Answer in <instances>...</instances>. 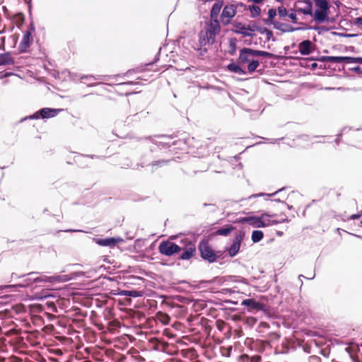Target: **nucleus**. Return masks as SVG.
<instances>
[{
	"instance_id": "nucleus-25",
	"label": "nucleus",
	"mask_w": 362,
	"mask_h": 362,
	"mask_svg": "<svg viewBox=\"0 0 362 362\" xmlns=\"http://www.w3.org/2000/svg\"><path fill=\"white\" fill-rule=\"evenodd\" d=\"M342 62L362 64V57H342Z\"/></svg>"
},
{
	"instance_id": "nucleus-13",
	"label": "nucleus",
	"mask_w": 362,
	"mask_h": 362,
	"mask_svg": "<svg viewBox=\"0 0 362 362\" xmlns=\"http://www.w3.org/2000/svg\"><path fill=\"white\" fill-rule=\"evenodd\" d=\"M233 31L236 33L241 34L244 36H252L251 33H249L247 31H255V29L252 28L250 25H245L241 23L235 22L233 24Z\"/></svg>"
},
{
	"instance_id": "nucleus-40",
	"label": "nucleus",
	"mask_w": 362,
	"mask_h": 362,
	"mask_svg": "<svg viewBox=\"0 0 362 362\" xmlns=\"http://www.w3.org/2000/svg\"><path fill=\"white\" fill-rule=\"evenodd\" d=\"M167 163H168L167 160H158V161H156L155 163H153V167H154L156 165H165Z\"/></svg>"
},
{
	"instance_id": "nucleus-32",
	"label": "nucleus",
	"mask_w": 362,
	"mask_h": 362,
	"mask_svg": "<svg viewBox=\"0 0 362 362\" xmlns=\"http://www.w3.org/2000/svg\"><path fill=\"white\" fill-rule=\"evenodd\" d=\"M195 49L199 52V56L202 57H205L208 52V49L206 47V45H201L199 43Z\"/></svg>"
},
{
	"instance_id": "nucleus-18",
	"label": "nucleus",
	"mask_w": 362,
	"mask_h": 362,
	"mask_svg": "<svg viewBox=\"0 0 362 362\" xmlns=\"http://www.w3.org/2000/svg\"><path fill=\"white\" fill-rule=\"evenodd\" d=\"M244 221L249 222L251 225L255 227L261 228L268 226V223H263L259 217H249L244 218Z\"/></svg>"
},
{
	"instance_id": "nucleus-26",
	"label": "nucleus",
	"mask_w": 362,
	"mask_h": 362,
	"mask_svg": "<svg viewBox=\"0 0 362 362\" xmlns=\"http://www.w3.org/2000/svg\"><path fill=\"white\" fill-rule=\"evenodd\" d=\"M264 237V233L262 230H254L252 233V240L253 243L259 242Z\"/></svg>"
},
{
	"instance_id": "nucleus-2",
	"label": "nucleus",
	"mask_w": 362,
	"mask_h": 362,
	"mask_svg": "<svg viewBox=\"0 0 362 362\" xmlns=\"http://www.w3.org/2000/svg\"><path fill=\"white\" fill-rule=\"evenodd\" d=\"M221 32V25L218 20L210 19L206 23L204 31L199 33V41L201 45H212L216 42V37Z\"/></svg>"
},
{
	"instance_id": "nucleus-7",
	"label": "nucleus",
	"mask_w": 362,
	"mask_h": 362,
	"mask_svg": "<svg viewBox=\"0 0 362 362\" xmlns=\"http://www.w3.org/2000/svg\"><path fill=\"white\" fill-rule=\"evenodd\" d=\"M182 247V252L180 254L179 259L182 260H188L191 259L196 252V246L194 243L186 239L184 242V245Z\"/></svg>"
},
{
	"instance_id": "nucleus-46",
	"label": "nucleus",
	"mask_w": 362,
	"mask_h": 362,
	"mask_svg": "<svg viewBox=\"0 0 362 362\" xmlns=\"http://www.w3.org/2000/svg\"><path fill=\"white\" fill-rule=\"evenodd\" d=\"M353 69L355 71H357V72H360L361 71V68L359 66L354 67V68H353Z\"/></svg>"
},
{
	"instance_id": "nucleus-38",
	"label": "nucleus",
	"mask_w": 362,
	"mask_h": 362,
	"mask_svg": "<svg viewBox=\"0 0 362 362\" xmlns=\"http://www.w3.org/2000/svg\"><path fill=\"white\" fill-rule=\"evenodd\" d=\"M354 25L361 27L362 26V16L356 18L354 22Z\"/></svg>"
},
{
	"instance_id": "nucleus-49",
	"label": "nucleus",
	"mask_w": 362,
	"mask_h": 362,
	"mask_svg": "<svg viewBox=\"0 0 362 362\" xmlns=\"http://www.w3.org/2000/svg\"><path fill=\"white\" fill-rule=\"evenodd\" d=\"M251 320L253 321V322H256V320L255 318H251Z\"/></svg>"
},
{
	"instance_id": "nucleus-22",
	"label": "nucleus",
	"mask_w": 362,
	"mask_h": 362,
	"mask_svg": "<svg viewBox=\"0 0 362 362\" xmlns=\"http://www.w3.org/2000/svg\"><path fill=\"white\" fill-rule=\"evenodd\" d=\"M227 69L228 71L233 73H236L238 74H245L246 71L243 69L239 64L235 63H230L227 66Z\"/></svg>"
},
{
	"instance_id": "nucleus-43",
	"label": "nucleus",
	"mask_w": 362,
	"mask_h": 362,
	"mask_svg": "<svg viewBox=\"0 0 362 362\" xmlns=\"http://www.w3.org/2000/svg\"><path fill=\"white\" fill-rule=\"evenodd\" d=\"M361 215H362V213L361 214H353V215L351 216L350 218H351V219L355 220V219L359 218L361 216Z\"/></svg>"
},
{
	"instance_id": "nucleus-8",
	"label": "nucleus",
	"mask_w": 362,
	"mask_h": 362,
	"mask_svg": "<svg viewBox=\"0 0 362 362\" xmlns=\"http://www.w3.org/2000/svg\"><path fill=\"white\" fill-rule=\"evenodd\" d=\"M277 11L275 8H270L268 11V18L265 21L266 24L273 25L274 28L280 30L283 32L289 31V30L286 29V28L288 26L287 25L279 21H275V17Z\"/></svg>"
},
{
	"instance_id": "nucleus-24",
	"label": "nucleus",
	"mask_w": 362,
	"mask_h": 362,
	"mask_svg": "<svg viewBox=\"0 0 362 362\" xmlns=\"http://www.w3.org/2000/svg\"><path fill=\"white\" fill-rule=\"evenodd\" d=\"M235 228L232 226H226L225 228H220L216 231V234L218 235H228Z\"/></svg>"
},
{
	"instance_id": "nucleus-45",
	"label": "nucleus",
	"mask_w": 362,
	"mask_h": 362,
	"mask_svg": "<svg viewBox=\"0 0 362 362\" xmlns=\"http://www.w3.org/2000/svg\"><path fill=\"white\" fill-rule=\"evenodd\" d=\"M264 194L260 193V194H253L251 197H250V198H251V197H257L264 196Z\"/></svg>"
},
{
	"instance_id": "nucleus-21",
	"label": "nucleus",
	"mask_w": 362,
	"mask_h": 362,
	"mask_svg": "<svg viewBox=\"0 0 362 362\" xmlns=\"http://www.w3.org/2000/svg\"><path fill=\"white\" fill-rule=\"evenodd\" d=\"M156 320L160 322L163 325H166L169 324L170 317L165 313L158 312L156 314Z\"/></svg>"
},
{
	"instance_id": "nucleus-6",
	"label": "nucleus",
	"mask_w": 362,
	"mask_h": 362,
	"mask_svg": "<svg viewBox=\"0 0 362 362\" xmlns=\"http://www.w3.org/2000/svg\"><path fill=\"white\" fill-rule=\"evenodd\" d=\"M237 13V7L234 4H228L224 6L221 14V21L223 25H227L231 23L232 18Z\"/></svg>"
},
{
	"instance_id": "nucleus-47",
	"label": "nucleus",
	"mask_w": 362,
	"mask_h": 362,
	"mask_svg": "<svg viewBox=\"0 0 362 362\" xmlns=\"http://www.w3.org/2000/svg\"><path fill=\"white\" fill-rule=\"evenodd\" d=\"M240 360H241V361H242V362H250V361H247L246 360H245V359L243 358V355H242V356H240Z\"/></svg>"
},
{
	"instance_id": "nucleus-4",
	"label": "nucleus",
	"mask_w": 362,
	"mask_h": 362,
	"mask_svg": "<svg viewBox=\"0 0 362 362\" xmlns=\"http://www.w3.org/2000/svg\"><path fill=\"white\" fill-rule=\"evenodd\" d=\"M315 6L317 7V9L313 15L315 21L318 23H322L327 21L329 4H323L321 2L320 4H318V5H315Z\"/></svg>"
},
{
	"instance_id": "nucleus-17",
	"label": "nucleus",
	"mask_w": 362,
	"mask_h": 362,
	"mask_svg": "<svg viewBox=\"0 0 362 362\" xmlns=\"http://www.w3.org/2000/svg\"><path fill=\"white\" fill-rule=\"evenodd\" d=\"M223 5V1H218L213 5L210 12V19L218 20V16Z\"/></svg>"
},
{
	"instance_id": "nucleus-1",
	"label": "nucleus",
	"mask_w": 362,
	"mask_h": 362,
	"mask_svg": "<svg viewBox=\"0 0 362 362\" xmlns=\"http://www.w3.org/2000/svg\"><path fill=\"white\" fill-rule=\"evenodd\" d=\"M272 55V53L265 51L255 50L251 48L245 47L240 51L238 63L239 64H248L247 71L251 74L253 73L259 65V62L255 59V57H267L270 58Z\"/></svg>"
},
{
	"instance_id": "nucleus-31",
	"label": "nucleus",
	"mask_w": 362,
	"mask_h": 362,
	"mask_svg": "<svg viewBox=\"0 0 362 362\" xmlns=\"http://www.w3.org/2000/svg\"><path fill=\"white\" fill-rule=\"evenodd\" d=\"M236 51V39H230L229 43L228 53L230 55H233Z\"/></svg>"
},
{
	"instance_id": "nucleus-27",
	"label": "nucleus",
	"mask_w": 362,
	"mask_h": 362,
	"mask_svg": "<svg viewBox=\"0 0 362 362\" xmlns=\"http://www.w3.org/2000/svg\"><path fill=\"white\" fill-rule=\"evenodd\" d=\"M24 16L23 13H18L13 17V22L18 28H21L24 23Z\"/></svg>"
},
{
	"instance_id": "nucleus-41",
	"label": "nucleus",
	"mask_w": 362,
	"mask_h": 362,
	"mask_svg": "<svg viewBox=\"0 0 362 362\" xmlns=\"http://www.w3.org/2000/svg\"><path fill=\"white\" fill-rule=\"evenodd\" d=\"M329 0H314L315 5H318L322 2L323 4H329Z\"/></svg>"
},
{
	"instance_id": "nucleus-50",
	"label": "nucleus",
	"mask_w": 362,
	"mask_h": 362,
	"mask_svg": "<svg viewBox=\"0 0 362 362\" xmlns=\"http://www.w3.org/2000/svg\"><path fill=\"white\" fill-rule=\"evenodd\" d=\"M35 274V272H30V273L28 274V275H32V274Z\"/></svg>"
},
{
	"instance_id": "nucleus-33",
	"label": "nucleus",
	"mask_w": 362,
	"mask_h": 362,
	"mask_svg": "<svg viewBox=\"0 0 362 362\" xmlns=\"http://www.w3.org/2000/svg\"><path fill=\"white\" fill-rule=\"evenodd\" d=\"M270 217L271 216L268 215V214H262L261 216H260V220H262V222L263 223H268V226L272 225V223L270 220Z\"/></svg>"
},
{
	"instance_id": "nucleus-36",
	"label": "nucleus",
	"mask_w": 362,
	"mask_h": 362,
	"mask_svg": "<svg viewBox=\"0 0 362 362\" xmlns=\"http://www.w3.org/2000/svg\"><path fill=\"white\" fill-rule=\"evenodd\" d=\"M46 305L47 306L48 309L52 312H57V309L55 305V304L53 302H47L46 303Z\"/></svg>"
},
{
	"instance_id": "nucleus-23",
	"label": "nucleus",
	"mask_w": 362,
	"mask_h": 362,
	"mask_svg": "<svg viewBox=\"0 0 362 362\" xmlns=\"http://www.w3.org/2000/svg\"><path fill=\"white\" fill-rule=\"evenodd\" d=\"M321 61L331 63H341L342 57L323 56L321 58Z\"/></svg>"
},
{
	"instance_id": "nucleus-35",
	"label": "nucleus",
	"mask_w": 362,
	"mask_h": 362,
	"mask_svg": "<svg viewBox=\"0 0 362 362\" xmlns=\"http://www.w3.org/2000/svg\"><path fill=\"white\" fill-rule=\"evenodd\" d=\"M308 362H322L320 357L312 355L308 357Z\"/></svg>"
},
{
	"instance_id": "nucleus-42",
	"label": "nucleus",
	"mask_w": 362,
	"mask_h": 362,
	"mask_svg": "<svg viewBox=\"0 0 362 362\" xmlns=\"http://www.w3.org/2000/svg\"><path fill=\"white\" fill-rule=\"evenodd\" d=\"M28 30H30V34H32L33 33L35 32V25L33 24V23H31L29 25V28Z\"/></svg>"
},
{
	"instance_id": "nucleus-51",
	"label": "nucleus",
	"mask_w": 362,
	"mask_h": 362,
	"mask_svg": "<svg viewBox=\"0 0 362 362\" xmlns=\"http://www.w3.org/2000/svg\"><path fill=\"white\" fill-rule=\"evenodd\" d=\"M324 351H322V354H323L324 356H326L325 352H324Z\"/></svg>"
},
{
	"instance_id": "nucleus-20",
	"label": "nucleus",
	"mask_w": 362,
	"mask_h": 362,
	"mask_svg": "<svg viewBox=\"0 0 362 362\" xmlns=\"http://www.w3.org/2000/svg\"><path fill=\"white\" fill-rule=\"evenodd\" d=\"M13 64L14 60L10 53L0 54V66Z\"/></svg>"
},
{
	"instance_id": "nucleus-48",
	"label": "nucleus",
	"mask_w": 362,
	"mask_h": 362,
	"mask_svg": "<svg viewBox=\"0 0 362 362\" xmlns=\"http://www.w3.org/2000/svg\"><path fill=\"white\" fill-rule=\"evenodd\" d=\"M34 280L36 281H40L39 278H35Z\"/></svg>"
},
{
	"instance_id": "nucleus-30",
	"label": "nucleus",
	"mask_w": 362,
	"mask_h": 362,
	"mask_svg": "<svg viewBox=\"0 0 362 362\" xmlns=\"http://www.w3.org/2000/svg\"><path fill=\"white\" fill-rule=\"evenodd\" d=\"M277 13L280 18L284 19L288 16V11L284 6H279L277 8Z\"/></svg>"
},
{
	"instance_id": "nucleus-12",
	"label": "nucleus",
	"mask_w": 362,
	"mask_h": 362,
	"mask_svg": "<svg viewBox=\"0 0 362 362\" xmlns=\"http://www.w3.org/2000/svg\"><path fill=\"white\" fill-rule=\"evenodd\" d=\"M242 305L246 306L249 311L264 310L265 308L264 303L257 302L253 298L245 299L242 302Z\"/></svg>"
},
{
	"instance_id": "nucleus-34",
	"label": "nucleus",
	"mask_w": 362,
	"mask_h": 362,
	"mask_svg": "<svg viewBox=\"0 0 362 362\" xmlns=\"http://www.w3.org/2000/svg\"><path fill=\"white\" fill-rule=\"evenodd\" d=\"M126 295L131 297H139L142 296V292L139 291H126Z\"/></svg>"
},
{
	"instance_id": "nucleus-19",
	"label": "nucleus",
	"mask_w": 362,
	"mask_h": 362,
	"mask_svg": "<svg viewBox=\"0 0 362 362\" xmlns=\"http://www.w3.org/2000/svg\"><path fill=\"white\" fill-rule=\"evenodd\" d=\"M305 6L304 7H298L297 9L299 12L305 14V15H313V7H312V3L310 0H305Z\"/></svg>"
},
{
	"instance_id": "nucleus-5",
	"label": "nucleus",
	"mask_w": 362,
	"mask_h": 362,
	"mask_svg": "<svg viewBox=\"0 0 362 362\" xmlns=\"http://www.w3.org/2000/svg\"><path fill=\"white\" fill-rule=\"evenodd\" d=\"M158 250L159 252L163 255L172 256L175 253L181 252L182 247L173 242L167 240L160 243Z\"/></svg>"
},
{
	"instance_id": "nucleus-3",
	"label": "nucleus",
	"mask_w": 362,
	"mask_h": 362,
	"mask_svg": "<svg viewBox=\"0 0 362 362\" xmlns=\"http://www.w3.org/2000/svg\"><path fill=\"white\" fill-rule=\"evenodd\" d=\"M198 250L201 257L211 263L214 262L220 256L218 255L217 252L212 248L208 240L204 239L200 241L198 245Z\"/></svg>"
},
{
	"instance_id": "nucleus-37",
	"label": "nucleus",
	"mask_w": 362,
	"mask_h": 362,
	"mask_svg": "<svg viewBox=\"0 0 362 362\" xmlns=\"http://www.w3.org/2000/svg\"><path fill=\"white\" fill-rule=\"evenodd\" d=\"M289 18L292 21L293 23H296L298 22V18L296 14L294 12H291V13H288V16Z\"/></svg>"
},
{
	"instance_id": "nucleus-16",
	"label": "nucleus",
	"mask_w": 362,
	"mask_h": 362,
	"mask_svg": "<svg viewBox=\"0 0 362 362\" xmlns=\"http://www.w3.org/2000/svg\"><path fill=\"white\" fill-rule=\"evenodd\" d=\"M313 43L309 40H305L298 45V50L303 55H308L312 52Z\"/></svg>"
},
{
	"instance_id": "nucleus-11",
	"label": "nucleus",
	"mask_w": 362,
	"mask_h": 362,
	"mask_svg": "<svg viewBox=\"0 0 362 362\" xmlns=\"http://www.w3.org/2000/svg\"><path fill=\"white\" fill-rule=\"evenodd\" d=\"M243 238V233H239L235 235V237L233 239V244L228 249L230 257H234L238 253L240 247V244Z\"/></svg>"
},
{
	"instance_id": "nucleus-52",
	"label": "nucleus",
	"mask_w": 362,
	"mask_h": 362,
	"mask_svg": "<svg viewBox=\"0 0 362 362\" xmlns=\"http://www.w3.org/2000/svg\"><path fill=\"white\" fill-rule=\"evenodd\" d=\"M317 66L316 64H313V66Z\"/></svg>"
},
{
	"instance_id": "nucleus-29",
	"label": "nucleus",
	"mask_w": 362,
	"mask_h": 362,
	"mask_svg": "<svg viewBox=\"0 0 362 362\" xmlns=\"http://www.w3.org/2000/svg\"><path fill=\"white\" fill-rule=\"evenodd\" d=\"M250 11L251 13V16L252 17H257L259 16L261 13V9L258 6L252 5V6H250Z\"/></svg>"
},
{
	"instance_id": "nucleus-14",
	"label": "nucleus",
	"mask_w": 362,
	"mask_h": 362,
	"mask_svg": "<svg viewBox=\"0 0 362 362\" xmlns=\"http://www.w3.org/2000/svg\"><path fill=\"white\" fill-rule=\"evenodd\" d=\"M123 240L120 238H98L95 240V243L103 247H113L117 243L122 242Z\"/></svg>"
},
{
	"instance_id": "nucleus-15",
	"label": "nucleus",
	"mask_w": 362,
	"mask_h": 362,
	"mask_svg": "<svg viewBox=\"0 0 362 362\" xmlns=\"http://www.w3.org/2000/svg\"><path fill=\"white\" fill-rule=\"evenodd\" d=\"M149 343L152 349L159 351H165L166 349L169 346L168 342L158 338L151 339L149 341Z\"/></svg>"
},
{
	"instance_id": "nucleus-28",
	"label": "nucleus",
	"mask_w": 362,
	"mask_h": 362,
	"mask_svg": "<svg viewBox=\"0 0 362 362\" xmlns=\"http://www.w3.org/2000/svg\"><path fill=\"white\" fill-rule=\"evenodd\" d=\"M243 358L246 360L247 361L250 362H261L262 361V357L259 355H255L252 357H250L247 354H243Z\"/></svg>"
},
{
	"instance_id": "nucleus-44",
	"label": "nucleus",
	"mask_w": 362,
	"mask_h": 362,
	"mask_svg": "<svg viewBox=\"0 0 362 362\" xmlns=\"http://www.w3.org/2000/svg\"><path fill=\"white\" fill-rule=\"evenodd\" d=\"M259 327H264V328H269V325L268 323L267 322H262L260 324H259Z\"/></svg>"
},
{
	"instance_id": "nucleus-10",
	"label": "nucleus",
	"mask_w": 362,
	"mask_h": 362,
	"mask_svg": "<svg viewBox=\"0 0 362 362\" xmlns=\"http://www.w3.org/2000/svg\"><path fill=\"white\" fill-rule=\"evenodd\" d=\"M33 42V38L32 34H30V30H26L23 33V38L20 42L18 49L21 52H25L28 49V48L31 46Z\"/></svg>"
},
{
	"instance_id": "nucleus-39",
	"label": "nucleus",
	"mask_w": 362,
	"mask_h": 362,
	"mask_svg": "<svg viewBox=\"0 0 362 362\" xmlns=\"http://www.w3.org/2000/svg\"><path fill=\"white\" fill-rule=\"evenodd\" d=\"M225 325H226V324L223 321H221V320L216 321V326L219 330H221V331L223 330Z\"/></svg>"
},
{
	"instance_id": "nucleus-9",
	"label": "nucleus",
	"mask_w": 362,
	"mask_h": 362,
	"mask_svg": "<svg viewBox=\"0 0 362 362\" xmlns=\"http://www.w3.org/2000/svg\"><path fill=\"white\" fill-rule=\"evenodd\" d=\"M61 111L60 109H53L49 107H45L36 112L33 115L30 116V119H39L42 117L43 119H48L51 117H54L58 115V113Z\"/></svg>"
}]
</instances>
